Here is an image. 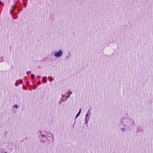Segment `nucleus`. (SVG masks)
<instances>
[{"instance_id":"nucleus-6","label":"nucleus","mask_w":153,"mask_h":153,"mask_svg":"<svg viewBox=\"0 0 153 153\" xmlns=\"http://www.w3.org/2000/svg\"><path fill=\"white\" fill-rule=\"evenodd\" d=\"M30 71H28V72H27V74H30Z\"/></svg>"},{"instance_id":"nucleus-8","label":"nucleus","mask_w":153,"mask_h":153,"mask_svg":"<svg viewBox=\"0 0 153 153\" xmlns=\"http://www.w3.org/2000/svg\"><path fill=\"white\" fill-rule=\"evenodd\" d=\"M18 84V82H17V83H16V85H17Z\"/></svg>"},{"instance_id":"nucleus-4","label":"nucleus","mask_w":153,"mask_h":153,"mask_svg":"<svg viewBox=\"0 0 153 153\" xmlns=\"http://www.w3.org/2000/svg\"><path fill=\"white\" fill-rule=\"evenodd\" d=\"M33 76H34V75L33 74H32L31 77V79H33Z\"/></svg>"},{"instance_id":"nucleus-5","label":"nucleus","mask_w":153,"mask_h":153,"mask_svg":"<svg viewBox=\"0 0 153 153\" xmlns=\"http://www.w3.org/2000/svg\"><path fill=\"white\" fill-rule=\"evenodd\" d=\"M19 83L20 84H21L22 82V80H20L19 81Z\"/></svg>"},{"instance_id":"nucleus-1","label":"nucleus","mask_w":153,"mask_h":153,"mask_svg":"<svg viewBox=\"0 0 153 153\" xmlns=\"http://www.w3.org/2000/svg\"><path fill=\"white\" fill-rule=\"evenodd\" d=\"M62 51L61 50H60L59 51L55 53L54 55L56 57H59L62 55Z\"/></svg>"},{"instance_id":"nucleus-10","label":"nucleus","mask_w":153,"mask_h":153,"mask_svg":"<svg viewBox=\"0 0 153 153\" xmlns=\"http://www.w3.org/2000/svg\"><path fill=\"white\" fill-rule=\"evenodd\" d=\"M51 134V135H52V134Z\"/></svg>"},{"instance_id":"nucleus-3","label":"nucleus","mask_w":153,"mask_h":153,"mask_svg":"<svg viewBox=\"0 0 153 153\" xmlns=\"http://www.w3.org/2000/svg\"><path fill=\"white\" fill-rule=\"evenodd\" d=\"M13 108H17L18 106V105H14L13 106Z\"/></svg>"},{"instance_id":"nucleus-7","label":"nucleus","mask_w":153,"mask_h":153,"mask_svg":"<svg viewBox=\"0 0 153 153\" xmlns=\"http://www.w3.org/2000/svg\"><path fill=\"white\" fill-rule=\"evenodd\" d=\"M121 130H122V131H124L125 130V129L124 128H122Z\"/></svg>"},{"instance_id":"nucleus-2","label":"nucleus","mask_w":153,"mask_h":153,"mask_svg":"<svg viewBox=\"0 0 153 153\" xmlns=\"http://www.w3.org/2000/svg\"><path fill=\"white\" fill-rule=\"evenodd\" d=\"M81 110L80 109V110L78 112V114H77L76 115V117H78L79 115L80 114L81 112Z\"/></svg>"},{"instance_id":"nucleus-11","label":"nucleus","mask_w":153,"mask_h":153,"mask_svg":"<svg viewBox=\"0 0 153 153\" xmlns=\"http://www.w3.org/2000/svg\"><path fill=\"white\" fill-rule=\"evenodd\" d=\"M5 153H7V152H5Z\"/></svg>"},{"instance_id":"nucleus-9","label":"nucleus","mask_w":153,"mask_h":153,"mask_svg":"<svg viewBox=\"0 0 153 153\" xmlns=\"http://www.w3.org/2000/svg\"><path fill=\"white\" fill-rule=\"evenodd\" d=\"M40 83V81H39V82H38V84L39 85V84Z\"/></svg>"}]
</instances>
